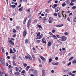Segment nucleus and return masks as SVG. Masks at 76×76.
<instances>
[{"instance_id": "nucleus-1", "label": "nucleus", "mask_w": 76, "mask_h": 76, "mask_svg": "<svg viewBox=\"0 0 76 76\" xmlns=\"http://www.w3.org/2000/svg\"><path fill=\"white\" fill-rule=\"evenodd\" d=\"M31 20H29L27 24V26L28 28L29 26H30V24H31Z\"/></svg>"}, {"instance_id": "nucleus-2", "label": "nucleus", "mask_w": 76, "mask_h": 76, "mask_svg": "<svg viewBox=\"0 0 76 76\" xmlns=\"http://www.w3.org/2000/svg\"><path fill=\"white\" fill-rule=\"evenodd\" d=\"M61 39H62V41H66V39H67V37L65 36H63L62 37Z\"/></svg>"}, {"instance_id": "nucleus-3", "label": "nucleus", "mask_w": 76, "mask_h": 76, "mask_svg": "<svg viewBox=\"0 0 76 76\" xmlns=\"http://www.w3.org/2000/svg\"><path fill=\"white\" fill-rule=\"evenodd\" d=\"M39 57L41 59L43 60V61H45V58H44V57H43V56L41 55H39Z\"/></svg>"}, {"instance_id": "nucleus-4", "label": "nucleus", "mask_w": 76, "mask_h": 76, "mask_svg": "<svg viewBox=\"0 0 76 76\" xmlns=\"http://www.w3.org/2000/svg\"><path fill=\"white\" fill-rule=\"evenodd\" d=\"M45 70L43 69L42 71V76H45Z\"/></svg>"}, {"instance_id": "nucleus-5", "label": "nucleus", "mask_w": 76, "mask_h": 76, "mask_svg": "<svg viewBox=\"0 0 76 76\" xmlns=\"http://www.w3.org/2000/svg\"><path fill=\"white\" fill-rule=\"evenodd\" d=\"M55 10V11L56 12H58V11H59V10H60V9L59 7H57L56 8Z\"/></svg>"}, {"instance_id": "nucleus-6", "label": "nucleus", "mask_w": 76, "mask_h": 76, "mask_svg": "<svg viewBox=\"0 0 76 76\" xmlns=\"http://www.w3.org/2000/svg\"><path fill=\"white\" fill-rule=\"evenodd\" d=\"M43 19L44 22H43V23H45V22H46V20H47V18L46 17H44L43 18Z\"/></svg>"}, {"instance_id": "nucleus-7", "label": "nucleus", "mask_w": 76, "mask_h": 76, "mask_svg": "<svg viewBox=\"0 0 76 76\" xmlns=\"http://www.w3.org/2000/svg\"><path fill=\"white\" fill-rule=\"evenodd\" d=\"M63 26V24H62L56 26V27H57L58 28H59L60 27H61V26Z\"/></svg>"}, {"instance_id": "nucleus-8", "label": "nucleus", "mask_w": 76, "mask_h": 76, "mask_svg": "<svg viewBox=\"0 0 76 76\" xmlns=\"http://www.w3.org/2000/svg\"><path fill=\"white\" fill-rule=\"evenodd\" d=\"M26 34H27V33H26V30H25L24 31V32H23V36L24 37H25L26 36Z\"/></svg>"}, {"instance_id": "nucleus-9", "label": "nucleus", "mask_w": 76, "mask_h": 76, "mask_svg": "<svg viewBox=\"0 0 76 76\" xmlns=\"http://www.w3.org/2000/svg\"><path fill=\"white\" fill-rule=\"evenodd\" d=\"M52 64L55 66H57L58 64V62L53 63H52Z\"/></svg>"}, {"instance_id": "nucleus-10", "label": "nucleus", "mask_w": 76, "mask_h": 76, "mask_svg": "<svg viewBox=\"0 0 76 76\" xmlns=\"http://www.w3.org/2000/svg\"><path fill=\"white\" fill-rule=\"evenodd\" d=\"M1 63L2 64H4V59H2L1 60Z\"/></svg>"}, {"instance_id": "nucleus-11", "label": "nucleus", "mask_w": 76, "mask_h": 76, "mask_svg": "<svg viewBox=\"0 0 76 76\" xmlns=\"http://www.w3.org/2000/svg\"><path fill=\"white\" fill-rule=\"evenodd\" d=\"M27 17H26L24 20V21L23 22V24H25V23H26V20H27Z\"/></svg>"}, {"instance_id": "nucleus-12", "label": "nucleus", "mask_w": 76, "mask_h": 76, "mask_svg": "<svg viewBox=\"0 0 76 76\" xmlns=\"http://www.w3.org/2000/svg\"><path fill=\"white\" fill-rule=\"evenodd\" d=\"M23 7H21V8L19 9V12H21V11H22V10H23Z\"/></svg>"}, {"instance_id": "nucleus-13", "label": "nucleus", "mask_w": 76, "mask_h": 76, "mask_svg": "<svg viewBox=\"0 0 76 76\" xmlns=\"http://www.w3.org/2000/svg\"><path fill=\"white\" fill-rule=\"evenodd\" d=\"M66 3L67 4H70V1L69 0H67L66 1Z\"/></svg>"}, {"instance_id": "nucleus-14", "label": "nucleus", "mask_w": 76, "mask_h": 76, "mask_svg": "<svg viewBox=\"0 0 76 76\" xmlns=\"http://www.w3.org/2000/svg\"><path fill=\"white\" fill-rule=\"evenodd\" d=\"M56 7H57V4H55L53 5V7H52L53 8V9H55Z\"/></svg>"}, {"instance_id": "nucleus-15", "label": "nucleus", "mask_w": 76, "mask_h": 76, "mask_svg": "<svg viewBox=\"0 0 76 76\" xmlns=\"http://www.w3.org/2000/svg\"><path fill=\"white\" fill-rule=\"evenodd\" d=\"M9 42L10 44H11L12 45H15L14 43H13V41L12 40H10L9 41Z\"/></svg>"}, {"instance_id": "nucleus-16", "label": "nucleus", "mask_w": 76, "mask_h": 76, "mask_svg": "<svg viewBox=\"0 0 76 76\" xmlns=\"http://www.w3.org/2000/svg\"><path fill=\"white\" fill-rule=\"evenodd\" d=\"M30 68V66H27L26 68V71H28V70Z\"/></svg>"}, {"instance_id": "nucleus-17", "label": "nucleus", "mask_w": 76, "mask_h": 76, "mask_svg": "<svg viewBox=\"0 0 76 76\" xmlns=\"http://www.w3.org/2000/svg\"><path fill=\"white\" fill-rule=\"evenodd\" d=\"M0 76H3V71H1L0 72Z\"/></svg>"}, {"instance_id": "nucleus-18", "label": "nucleus", "mask_w": 76, "mask_h": 76, "mask_svg": "<svg viewBox=\"0 0 76 76\" xmlns=\"http://www.w3.org/2000/svg\"><path fill=\"white\" fill-rule=\"evenodd\" d=\"M58 17L59 18H61V13L60 12H59L58 14Z\"/></svg>"}, {"instance_id": "nucleus-19", "label": "nucleus", "mask_w": 76, "mask_h": 76, "mask_svg": "<svg viewBox=\"0 0 76 76\" xmlns=\"http://www.w3.org/2000/svg\"><path fill=\"white\" fill-rule=\"evenodd\" d=\"M16 29H17V30H19V29H20V27H19V26H16Z\"/></svg>"}, {"instance_id": "nucleus-20", "label": "nucleus", "mask_w": 76, "mask_h": 76, "mask_svg": "<svg viewBox=\"0 0 76 76\" xmlns=\"http://www.w3.org/2000/svg\"><path fill=\"white\" fill-rule=\"evenodd\" d=\"M45 40V39H44V38H43L42 40V41L43 42H42L43 43H46V42H45V41H44Z\"/></svg>"}, {"instance_id": "nucleus-21", "label": "nucleus", "mask_w": 76, "mask_h": 76, "mask_svg": "<svg viewBox=\"0 0 76 76\" xmlns=\"http://www.w3.org/2000/svg\"><path fill=\"white\" fill-rule=\"evenodd\" d=\"M12 62L13 66H16V63L14 61H13Z\"/></svg>"}, {"instance_id": "nucleus-22", "label": "nucleus", "mask_w": 76, "mask_h": 76, "mask_svg": "<svg viewBox=\"0 0 76 76\" xmlns=\"http://www.w3.org/2000/svg\"><path fill=\"white\" fill-rule=\"evenodd\" d=\"M48 46H51V42H49L48 43Z\"/></svg>"}, {"instance_id": "nucleus-23", "label": "nucleus", "mask_w": 76, "mask_h": 76, "mask_svg": "<svg viewBox=\"0 0 76 76\" xmlns=\"http://www.w3.org/2000/svg\"><path fill=\"white\" fill-rule=\"evenodd\" d=\"M25 43L26 44H27L28 43V40L27 39H26L25 40Z\"/></svg>"}, {"instance_id": "nucleus-24", "label": "nucleus", "mask_w": 76, "mask_h": 76, "mask_svg": "<svg viewBox=\"0 0 76 76\" xmlns=\"http://www.w3.org/2000/svg\"><path fill=\"white\" fill-rule=\"evenodd\" d=\"M30 60H32V57L30 55L28 56Z\"/></svg>"}, {"instance_id": "nucleus-25", "label": "nucleus", "mask_w": 76, "mask_h": 76, "mask_svg": "<svg viewBox=\"0 0 76 76\" xmlns=\"http://www.w3.org/2000/svg\"><path fill=\"white\" fill-rule=\"evenodd\" d=\"M10 53H13V54H14L15 53V52H13V50L12 49H10Z\"/></svg>"}, {"instance_id": "nucleus-26", "label": "nucleus", "mask_w": 76, "mask_h": 76, "mask_svg": "<svg viewBox=\"0 0 76 76\" xmlns=\"http://www.w3.org/2000/svg\"><path fill=\"white\" fill-rule=\"evenodd\" d=\"M15 69L17 72H18V71L19 70V68H18L17 67H15Z\"/></svg>"}, {"instance_id": "nucleus-27", "label": "nucleus", "mask_w": 76, "mask_h": 76, "mask_svg": "<svg viewBox=\"0 0 76 76\" xmlns=\"http://www.w3.org/2000/svg\"><path fill=\"white\" fill-rule=\"evenodd\" d=\"M16 5H11V7L13 9V7L15 8L16 7Z\"/></svg>"}, {"instance_id": "nucleus-28", "label": "nucleus", "mask_w": 76, "mask_h": 76, "mask_svg": "<svg viewBox=\"0 0 76 76\" xmlns=\"http://www.w3.org/2000/svg\"><path fill=\"white\" fill-rule=\"evenodd\" d=\"M62 6L63 7H64L65 6H66V4L65 3H63L62 4Z\"/></svg>"}, {"instance_id": "nucleus-29", "label": "nucleus", "mask_w": 76, "mask_h": 76, "mask_svg": "<svg viewBox=\"0 0 76 76\" xmlns=\"http://www.w3.org/2000/svg\"><path fill=\"white\" fill-rule=\"evenodd\" d=\"M48 20L49 21H53V18H49Z\"/></svg>"}, {"instance_id": "nucleus-30", "label": "nucleus", "mask_w": 76, "mask_h": 76, "mask_svg": "<svg viewBox=\"0 0 76 76\" xmlns=\"http://www.w3.org/2000/svg\"><path fill=\"white\" fill-rule=\"evenodd\" d=\"M68 74L69 75H72L73 74L72 73V72H70L68 73Z\"/></svg>"}, {"instance_id": "nucleus-31", "label": "nucleus", "mask_w": 76, "mask_h": 76, "mask_svg": "<svg viewBox=\"0 0 76 76\" xmlns=\"http://www.w3.org/2000/svg\"><path fill=\"white\" fill-rule=\"evenodd\" d=\"M70 5H71V6H75V4L72 2L70 3Z\"/></svg>"}, {"instance_id": "nucleus-32", "label": "nucleus", "mask_w": 76, "mask_h": 76, "mask_svg": "<svg viewBox=\"0 0 76 76\" xmlns=\"http://www.w3.org/2000/svg\"><path fill=\"white\" fill-rule=\"evenodd\" d=\"M73 58H74V57H71L69 59V61H71V60H72Z\"/></svg>"}, {"instance_id": "nucleus-33", "label": "nucleus", "mask_w": 76, "mask_h": 76, "mask_svg": "<svg viewBox=\"0 0 76 76\" xmlns=\"http://www.w3.org/2000/svg\"><path fill=\"white\" fill-rule=\"evenodd\" d=\"M32 56L33 58L34 59H35V56H34V55H32Z\"/></svg>"}, {"instance_id": "nucleus-34", "label": "nucleus", "mask_w": 76, "mask_h": 76, "mask_svg": "<svg viewBox=\"0 0 76 76\" xmlns=\"http://www.w3.org/2000/svg\"><path fill=\"white\" fill-rule=\"evenodd\" d=\"M25 58L26 60L29 59V56H25Z\"/></svg>"}, {"instance_id": "nucleus-35", "label": "nucleus", "mask_w": 76, "mask_h": 76, "mask_svg": "<svg viewBox=\"0 0 76 76\" xmlns=\"http://www.w3.org/2000/svg\"><path fill=\"white\" fill-rule=\"evenodd\" d=\"M73 21V22H76V16L74 19Z\"/></svg>"}, {"instance_id": "nucleus-36", "label": "nucleus", "mask_w": 76, "mask_h": 76, "mask_svg": "<svg viewBox=\"0 0 76 76\" xmlns=\"http://www.w3.org/2000/svg\"><path fill=\"white\" fill-rule=\"evenodd\" d=\"M1 49L2 50V52L3 53H4V48H3V47H2Z\"/></svg>"}, {"instance_id": "nucleus-37", "label": "nucleus", "mask_w": 76, "mask_h": 76, "mask_svg": "<svg viewBox=\"0 0 76 76\" xmlns=\"http://www.w3.org/2000/svg\"><path fill=\"white\" fill-rule=\"evenodd\" d=\"M76 6H74L73 7H72V9H76Z\"/></svg>"}, {"instance_id": "nucleus-38", "label": "nucleus", "mask_w": 76, "mask_h": 76, "mask_svg": "<svg viewBox=\"0 0 76 76\" xmlns=\"http://www.w3.org/2000/svg\"><path fill=\"white\" fill-rule=\"evenodd\" d=\"M37 42L38 43H39L41 42V40H37Z\"/></svg>"}, {"instance_id": "nucleus-39", "label": "nucleus", "mask_w": 76, "mask_h": 76, "mask_svg": "<svg viewBox=\"0 0 76 76\" xmlns=\"http://www.w3.org/2000/svg\"><path fill=\"white\" fill-rule=\"evenodd\" d=\"M42 36H43V34H41V35L39 36V38H40V39H41V38H42Z\"/></svg>"}, {"instance_id": "nucleus-40", "label": "nucleus", "mask_w": 76, "mask_h": 76, "mask_svg": "<svg viewBox=\"0 0 76 76\" xmlns=\"http://www.w3.org/2000/svg\"><path fill=\"white\" fill-rule=\"evenodd\" d=\"M54 16H57V15H58L57 13H54Z\"/></svg>"}, {"instance_id": "nucleus-41", "label": "nucleus", "mask_w": 76, "mask_h": 76, "mask_svg": "<svg viewBox=\"0 0 76 76\" xmlns=\"http://www.w3.org/2000/svg\"><path fill=\"white\" fill-rule=\"evenodd\" d=\"M71 64L72 63L71 62H69V63L68 64L67 66H70Z\"/></svg>"}, {"instance_id": "nucleus-42", "label": "nucleus", "mask_w": 76, "mask_h": 76, "mask_svg": "<svg viewBox=\"0 0 76 76\" xmlns=\"http://www.w3.org/2000/svg\"><path fill=\"white\" fill-rule=\"evenodd\" d=\"M37 26H38L39 27V28H42V26H41L40 25H38Z\"/></svg>"}, {"instance_id": "nucleus-43", "label": "nucleus", "mask_w": 76, "mask_h": 76, "mask_svg": "<svg viewBox=\"0 0 76 76\" xmlns=\"http://www.w3.org/2000/svg\"><path fill=\"white\" fill-rule=\"evenodd\" d=\"M72 63H73L74 64H75V63H76V60L73 61H72Z\"/></svg>"}, {"instance_id": "nucleus-44", "label": "nucleus", "mask_w": 76, "mask_h": 76, "mask_svg": "<svg viewBox=\"0 0 76 76\" xmlns=\"http://www.w3.org/2000/svg\"><path fill=\"white\" fill-rule=\"evenodd\" d=\"M52 61V59L51 58H50L49 60V63H51V62Z\"/></svg>"}, {"instance_id": "nucleus-45", "label": "nucleus", "mask_w": 76, "mask_h": 76, "mask_svg": "<svg viewBox=\"0 0 76 76\" xmlns=\"http://www.w3.org/2000/svg\"><path fill=\"white\" fill-rule=\"evenodd\" d=\"M40 35V32H39V33H38L37 34V37H39V36Z\"/></svg>"}, {"instance_id": "nucleus-46", "label": "nucleus", "mask_w": 76, "mask_h": 76, "mask_svg": "<svg viewBox=\"0 0 76 76\" xmlns=\"http://www.w3.org/2000/svg\"><path fill=\"white\" fill-rule=\"evenodd\" d=\"M56 37H57L58 38H61V37H60V36H59V35H57Z\"/></svg>"}, {"instance_id": "nucleus-47", "label": "nucleus", "mask_w": 76, "mask_h": 76, "mask_svg": "<svg viewBox=\"0 0 76 76\" xmlns=\"http://www.w3.org/2000/svg\"><path fill=\"white\" fill-rule=\"evenodd\" d=\"M72 2H75L76 1V0H70Z\"/></svg>"}, {"instance_id": "nucleus-48", "label": "nucleus", "mask_w": 76, "mask_h": 76, "mask_svg": "<svg viewBox=\"0 0 76 76\" xmlns=\"http://www.w3.org/2000/svg\"><path fill=\"white\" fill-rule=\"evenodd\" d=\"M9 73L10 74V75H12V71H9Z\"/></svg>"}, {"instance_id": "nucleus-49", "label": "nucleus", "mask_w": 76, "mask_h": 76, "mask_svg": "<svg viewBox=\"0 0 76 76\" xmlns=\"http://www.w3.org/2000/svg\"><path fill=\"white\" fill-rule=\"evenodd\" d=\"M38 60L39 61V63H41V60H40V59H39V58H38Z\"/></svg>"}, {"instance_id": "nucleus-50", "label": "nucleus", "mask_w": 76, "mask_h": 76, "mask_svg": "<svg viewBox=\"0 0 76 76\" xmlns=\"http://www.w3.org/2000/svg\"><path fill=\"white\" fill-rule=\"evenodd\" d=\"M13 32L15 33L16 32V30H15V29H13Z\"/></svg>"}, {"instance_id": "nucleus-51", "label": "nucleus", "mask_w": 76, "mask_h": 76, "mask_svg": "<svg viewBox=\"0 0 76 76\" xmlns=\"http://www.w3.org/2000/svg\"><path fill=\"white\" fill-rule=\"evenodd\" d=\"M19 72H15V75H19Z\"/></svg>"}, {"instance_id": "nucleus-52", "label": "nucleus", "mask_w": 76, "mask_h": 76, "mask_svg": "<svg viewBox=\"0 0 76 76\" xmlns=\"http://www.w3.org/2000/svg\"><path fill=\"white\" fill-rule=\"evenodd\" d=\"M68 33L66 32L64 34L65 35H68Z\"/></svg>"}, {"instance_id": "nucleus-53", "label": "nucleus", "mask_w": 76, "mask_h": 76, "mask_svg": "<svg viewBox=\"0 0 76 76\" xmlns=\"http://www.w3.org/2000/svg\"><path fill=\"white\" fill-rule=\"evenodd\" d=\"M23 66H24V67H26V66H27V64H24Z\"/></svg>"}, {"instance_id": "nucleus-54", "label": "nucleus", "mask_w": 76, "mask_h": 76, "mask_svg": "<svg viewBox=\"0 0 76 76\" xmlns=\"http://www.w3.org/2000/svg\"><path fill=\"white\" fill-rule=\"evenodd\" d=\"M52 32L53 33H54V32H55V30L53 29L52 30Z\"/></svg>"}, {"instance_id": "nucleus-55", "label": "nucleus", "mask_w": 76, "mask_h": 76, "mask_svg": "<svg viewBox=\"0 0 76 76\" xmlns=\"http://www.w3.org/2000/svg\"><path fill=\"white\" fill-rule=\"evenodd\" d=\"M67 20H68L69 22H70V18H68Z\"/></svg>"}, {"instance_id": "nucleus-56", "label": "nucleus", "mask_w": 76, "mask_h": 76, "mask_svg": "<svg viewBox=\"0 0 76 76\" xmlns=\"http://www.w3.org/2000/svg\"><path fill=\"white\" fill-rule=\"evenodd\" d=\"M6 56H8V55H9V53H8V52H7L6 53Z\"/></svg>"}, {"instance_id": "nucleus-57", "label": "nucleus", "mask_w": 76, "mask_h": 76, "mask_svg": "<svg viewBox=\"0 0 76 76\" xmlns=\"http://www.w3.org/2000/svg\"><path fill=\"white\" fill-rule=\"evenodd\" d=\"M9 68H10V69H11V68H12V66H11V65H10L9 66H8Z\"/></svg>"}, {"instance_id": "nucleus-58", "label": "nucleus", "mask_w": 76, "mask_h": 76, "mask_svg": "<svg viewBox=\"0 0 76 76\" xmlns=\"http://www.w3.org/2000/svg\"><path fill=\"white\" fill-rule=\"evenodd\" d=\"M16 34H14V35H13V37L14 38V37H16Z\"/></svg>"}, {"instance_id": "nucleus-59", "label": "nucleus", "mask_w": 76, "mask_h": 76, "mask_svg": "<svg viewBox=\"0 0 76 76\" xmlns=\"http://www.w3.org/2000/svg\"><path fill=\"white\" fill-rule=\"evenodd\" d=\"M55 60H58V57H56V58H55Z\"/></svg>"}, {"instance_id": "nucleus-60", "label": "nucleus", "mask_w": 76, "mask_h": 76, "mask_svg": "<svg viewBox=\"0 0 76 76\" xmlns=\"http://www.w3.org/2000/svg\"><path fill=\"white\" fill-rule=\"evenodd\" d=\"M40 39V38H39V37H37V38H36V39Z\"/></svg>"}, {"instance_id": "nucleus-61", "label": "nucleus", "mask_w": 76, "mask_h": 76, "mask_svg": "<svg viewBox=\"0 0 76 76\" xmlns=\"http://www.w3.org/2000/svg\"><path fill=\"white\" fill-rule=\"evenodd\" d=\"M13 50L15 51V52H16V49L15 48H13Z\"/></svg>"}, {"instance_id": "nucleus-62", "label": "nucleus", "mask_w": 76, "mask_h": 76, "mask_svg": "<svg viewBox=\"0 0 76 76\" xmlns=\"http://www.w3.org/2000/svg\"><path fill=\"white\" fill-rule=\"evenodd\" d=\"M55 3H58V1H55Z\"/></svg>"}, {"instance_id": "nucleus-63", "label": "nucleus", "mask_w": 76, "mask_h": 76, "mask_svg": "<svg viewBox=\"0 0 76 76\" xmlns=\"http://www.w3.org/2000/svg\"><path fill=\"white\" fill-rule=\"evenodd\" d=\"M21 73H25V71L24 70L22 71V72H21Z\"/></svg>"}, {"instance_id": "nucleus-64", "label": "nucleus", "mask_w": 76, "mask_h": 76, "mask_svg": "<svg viewBox=\"0 0 76 76\" xmlns=\"http://www.w3.org/2000/svg\"><path fill=\"white\" fill-rule=\"evenodd\" d=\"M11 40H12L13 41H15V39H13V38H11Z\"/></svg>"}]
</instances>
